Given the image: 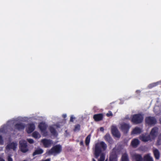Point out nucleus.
Wrapping results in <instances>:
<instances>
[{
	"label": "nucleus",
	"mask_w": 161,
	"mask_h": 161,
	"mask_svg": "<svg viewBox=\"0 0 161 161\" xmlns=\"http://www.w3.org/2000/svg\"><path fill=\"white\" fill-rule=\"evenodd\" d=\"M107 146L103 142H101L95 144L94 154L95 158H97L100 155V157L98 161H104L105 158V155L101 153L102 150L104 151L107 148Z\"/></svg>",
	"instance_id": "obj_1"
},
{
	"label": "nucleus",
	"mask_w": 161,
	"mask_h": 161,
	"mask_svg": "<svg viewBox=\"0 0 161 161\" xmlns=\"http://www.w3.org/2000/svg\"><path fill=\"white\" fill-rule=\"evenodd\" d=\"M144 115L141 113L133 115L131 116V122L135 124H139L141 123L143 121Z\"/></svg>",
	"instance_id": "obj_2"
},
{
	"label": "nucleus",
	"mask_w": 161,
	"mask_h": 161,
	"mask_svg": "<svg viewBox=\"0 0 161 161\" xmlns=\"http://www.w3.org/2000/svg\"><path fill=\"white\" fill-rule=\"evenodd\" d=\"M62 151V146L59 144H58L53 146L47 152V153L49 155L53 154L55 155L60 153Z\"/></svg>",
	"instance_id": "obj_3"
},
{
	"label": "nucleus",
	"mask_w": 161,
	"mask_h": 161,
	"mask_svg": "<svg viewBox=\"0 0 161 161\" xmlns=\"http://www.w3.org/2000/svg\"><path fill=\"white\" fill-rule=\"evenodd\" d=\"M19 143V149L22 152L25 153L29 151V148L26 141L22 140L20 141Z\"/></svg>",
	"instance_id": "obj_4"
},
{
	"label": "nucleus",
	"mask_w": 161,
	"mask_h": 161,
	"mask_svg": "<svg viewBox=\"0 0 161 161\" xmlns=\"http://www.w3.org/2000/svg\"><path fill=\"white\" fill-rule=\"evenodd\" d=\"M145 122L148 125H154L157 123L156 118L154 117L148 116L145 118Z\"/></svg>",
	"instance_id": "obj_5"
},
{
	"label": "nucleus",
	"mask_w": 161,
	"mask_h": 161,
	"mask_svg": "<svg viewBox=\"0 0 161 161\" xmlns=\"http://www.w3.org/2000/svg\"><path fill=\"white\" fill-rule=\"evenodd\" d=\"M130 127V125L125 123H122L120 124V129L124 134H127Z\"/></svg>",
	"instance_id": "obj_6"
},
{
	"label": "nucleus",
	"mask_w": 161,
	"mask_h": 161,
	"mask_svg": "<svg viewBox=\"0 0 161 161\" xmlns=\"http://www.w3.org/2000/svg\"><path fill=\"white\" fill-rule=\"evenodd\" d=\"M41 142L42 143L44 147L45 148H48L50 147L53 142L52 140L44 139L41 140Z\"/></svg>",
	"instance_id": "obj_7"
},
{
	"label": "nucleus",
	"mask_w": 161,
	"mask_h": 161,
	"mask_svg": "<svg viewBox=\"0 0 161 161\" xmlns=\"http://www.w3.org/2000/svg\"><path fill=\"white\" fill-rule=\"evenodd\" d=\"M17 145L16 142H13L8 144L6 147V149L7 150L13 149V151H15Z\"/></svg>",
	"instance_id": "obj_8"
},
{
	"label": "nucleus",
	"mask_w": 161,
	"mask_h": 161,
	"mask_svg": "<svg viewBox=\"0 0 161 161\" xmlns=\"http://www.w3.org/2000/svg\"><path fill=\"white\" fill-rule=\"evenodd\" d=\"M111 133L114 136L120 138V134L116 126L113 125L111 127Z\"/></svg>",
	"instance_id": "obj_9"
},
{
	"label": "nucleus",
	"mask_w": 161,
	"mask_h": 161,
	"mask_svg": "<svg viewBox=\"0 0 161 161\" xmlns=\"http://www.w3.org/2000/svg\"><path fill=\"white\" fill-rule=\"evenodd\" d=\"M158 130V129L157 127H154L152 129L149 135L151 136H152V138H154L156 137Z\"/></svg>",
	"instance_id": "obj_10"
},
{
	"label": "nucleus",
	"mask_w": 161,
	"mask_h": 161,
	"mask_svg": "<svg viewBox=\"0 0 161 161\" xmlns=\"http://www.w3.org/2000/svg\"><path fill=\"white\" fill-rule=\"evenodd\" d=\"M103 118V115L102 113L94 114L93 118L95 121H99L102 120Z\"/></svg>",
	"instance_id": "obj_11"
},
{
	"label": "nucleus",
	"mask_w": 161,
	"mask_h": 161,
	"mask_svg": "<svg viewBox=\"0 0 161 161\" xmlns=\"http://www.w3.org/2000/svg\"><path fill=\"white\" fill-rule=\"evenodd\" d=\"M109 161H117V156L115 152L113 151L110 154Z\"/></svg>",
	"instance_id": "obj_12"
},
{
	"label": "nucleus",
	"mask_w": 161,
	"mask_h": 161,
	"mask_svg": "<svg viewBox=\"0 0 161 161\" xmlns=\"http://www.w3.org/2000/svg\"><path fill=\"white\" fill-rule=\"evenodd\" d=\"M15 128L18 130L20 131L23 130L25 127V125L22 123L16 124L14 126Z\"/></svg>",
	"instance_id": "obj_13"
},
{
	"label": "nucleus",
	"mask_w": 161,
	"mask_h": 161,
	"mask_svg": "<svg viewBox=\"0 0 161 161\" xmlns=\"http://www.w3.org/2000/svg\"><path fill=\"white\" fill-rule=\"evenodd\" d=\"M35 128V126L34 124H29L28 125V127L26 129V131L28 133H31L34 130Z\"/></svg>",
	"instance_id": "obj_14"
},
{
	"label": "nucleus",
	"mask_w": 161,
	"mask_h": 161,
	"mask_svg": "<svg viewBox=\"0 0 161 161\" xmlns=\"http://www.w3.org/2000/svg\"><path fill=\"white\" fill-rule=\"evenodd\" d=\"M47 125L44 122L40 123L38 125V127L42 132L45 131L47 129Z\"/></svg>",
	"instance_id": "obj_15"
},
{
	"label": "nucleus",
	"mask_w": 161,
	"mask_h": 161,
	"mask_svg": "<svg viewBox=\"0 0 161 161\" xmlns=\"http://www.w3.org/2000/svg\"><path fill=\"white\" fill-rule=\"evenodd\" d=\"M105 141L110 144H112L113 142V140L109 133L106 134L104 136Z\"/></svg>",
	"instance_id": "obj_16"
},
{
	"label": "nucleus",
	"mask_w": 161,
	"mask_h": 161,
	"mask_svg": "<svg viewBox=\"0 0 161 161\" xmlns=\"http://www.w3.org/2000/svg\"><path fill=\"white\" fill-rule=\"evenodd\" d=\"M132 158L135 161H142L143 159L141 155L135 154L133 155Z\"/></svg>",
	"instance_id": "obj_17"
},
{
	"label": "nucleus",
	"mask_w": 161,
	"mask_h": 161,
	"mask_svg": "<svg viewBox=\"0 0 161 161\" xmlns=\"http://www.w3.org/2000/svg\"><path fill=\"white\" fill-rule=\"evenodd\" d=\"M44 152L43 150L40 148H38L37 149L35 150L34 152L32 154V156H34L37 155H40L42 154Z\"/></svg>",
	"instance_id": "obj_18"
},
{
	"label": "nucleus",
	"mask_w": 161,
	"mask_h": 161,
	"mask_svg": "<svg viewBox=\"0 0 161 161\" xmlns=\"http://www.w3.org/2000/svg\"><path fill=\"white\" fill-rule=\"evenodd\" d=\"M139 141L137 139H134L131 141V145L133 147H136L139 144Z\"/></svg>",
	"instance_id": "obj_19"
},
{
	"label": "nucleus",
	"mask_w": 161,
	"mask_h": 161,
	"mask_svg": "<svg viewBox=\"0 0 161 161\" xmlns=\"http://www.w3.org/2000/svg\"><path fill=\"white\" fill-rule=\"evenodd\" d=\"M143 160L144 161H153L152 158L151 157L149 154H147L144 156Z\"/></svg>",
	"instance_id": "obj_20"
},
{
	"label": "nucleus",
	"mask_w": 161,
	"mask_h": 161,
	"mask_svg": "<svg viewBox=\"0 0 161 161\" xmlns=\"http://www.w3.org/2000/svg\"><path fill=\"white\" fill-rule=\"evenodd\" d=\"M142 132L141 129L138 127H136L134 129L132 133L134 134H137L141 133Z\"/></svg>",
	"instance_id": "obj_21"
},
{
	"label": "nucleus",
	"mask_w": 161,
	"mask_h": 161,
	"mask_svg": "<svg viewBox=\"0 0 161 161\" xmlns=\"http://www.w3.org/2000/svg\"><path fill=\"white\" fill-rule=\"evenodd\" d=\"M141 139L144 142H147L151 140V136L150 135L147 136H143L141 137Z\"/></svg>",
	"instance_id": "obj_22"
},
{
	"label": "nucleus",
	"mask_w": 161,
	"mask_h": 161,
	"mask_svg": "<svg viewBox=\"0 0 161 161\" xmlns=\"http://www.w3.org/2000/svg\"><path fill=\"white\" fill-rule=\"evenodd\" d=\"M154 157L156 159H158L160 157V153L157 149H155L153 151Z\"/></svg>",
	"instance_id": "obj_23"
},
{
	"label": "nucleus",
	"mask_w": 161,
	"mask_h": 161,
	"mask_svg": "<svg viewBox=\"0 0 161 161\" xmlns=\"http://www.w3.org/2000/svg\"><path fill=\"white\" fill-rule=\"evenodd\" d=\"M91 135L89 134L86 137L85 139V144L86 146H88L90 142Z\"/></svg>",
	"instance_id": "obj_24"
},
{
	"label": "nucleus",
	"mask_w": 161,
	"mask_h": 161,
	"mask_svg": "<svg viewBox=\"0 0 161 161\" xmlns=\"http://www.w3.org/2000/svg\"><path fill=\"white\" fill-rule=\"evenodd\" d=\"M121 161H129L128 156L127 154L125 153L122 155Z\"/></svg>",
	"instance_id": "obj_25"
},
{
	"label": "nucleus",
	"mask_w": 161,
	"mask_h": 161,
	"mask_svg": "<svg viewBox=\"0 0 161 161\" xmlns=\"http://www.w3.org/2000/svg\"><path fill=\"white\" fill-rule=\"evenodd\" d=\"M32 136L33 137L36 139L39 138L41 137L40 135L36 131H35L33 132Z\"/></svg>",
	"instance_id": "obj_26"
},
{
	"label": "nucleus",
	"mask_w": 161,
	"mask_h": 161,
	"mask_svg": "<svg viewBox=\"0 0 161 161\" xmlns=\"http://www.w3.org/2000/svg\"><path fill=\"white\" fill-rule=\"evenodd\" d=\"M50 131L53 135L55 136L57 134V131L53 127H50Z\"/></svg>",
	"instance_id": "obj_27"
},
{
	"label": "nucleus",
	"mask_w": 161,
	"mask_h": 161,
	"mask_svg": "<svg viewBox=\"0 0 161 161\" xmlns=\"http://www.w3.org/2000/svg\"><path fill=\"white\" fill-rule=\"evenodd\" d=\"M80 129V125L79 124H77L75 125L74 130H79Z\"/></svg>",
	"instance_id": "obj_28"
},
{
	"label": "nucleus",
	"mask_w": 161,
	"mask_h": 161,
	"mask_svg": "<svg viewBox=\"0 0 161 161\" xmlns=\"http://www.w3.org/2000/svg\"><path fill=\"white\" fill-rule=\"evenodd\" d=\"M106 115V116L108 117L110 116H112L113 115L112 112L110 111H108V113H107Z\"/></svg>",
	"instance_id": "obj_29"
},
{
	"label": "nucleus",
	"mask_w": 161,
	"mask_h": 161,
	"mask_svg": "<svg viewBox=\"0 0 161 161\" xmlns=\"http://www.w3.org/2000/svg\"><path fill=\"white\" fill-rule=\"evenodd\" d=\"M3 143L4 141L2 136H0V145H3Z\"/></svg>",
	"instance_id": "obj_30"
},
{
	"label": "nucleus",
	"mask_w": 161,
	"mask_h": 161,
	"mask_svg": "<svg viewBox=\"0 0 161 161\" xmlns=\"http://www.w3.org/2000/svg\"><path fill=\"white\" fill-rule=\"evenodd\" d=\"M28 142L30 144H32L34 142V140L31 139H28Z\"/></svg>",
	"instance_id": "obj_31"
},
{
	"label": "nucleus",
	"mask_w": 161,
	"mask_h": 161,
	"mask_svg": "<svg viewBox=\"0 0 161 161\" xmlns=\"http://www.w3.org/2000/svg\"><path fill=\"white\" fill-rule=\"evenodd\" d=\"M157 144L158 145H160L161 144V140L158 139L157 142Z\"/></svg>",
	"instance_id": "obj_32"
},
{
	"label": "nucleus",
	"mask_w": 161,
	"mask_h": 161,
	"mask_svg": "<svg viewBox=\"0 0 161 161\" xmlns=\"http://www.w3.org/2000/svg\"><path fill=\"white\" fill-rule=\"evenodd\" d=\"M8 161H13V159L12 158L9 156H8Z\"/></svg>",
	"instance_id": "obj_33"
},
{
	"label": "nucleus",
	"mask_w": 161,
	"mask_h": 161,
	"mask_svg": "<svg viewBox=\"0 0 161 161\" xmlns=\"http://www.w3.org/2000/svg\"><path fill=\"white\" fill-rule=\"evenodd\" d=\"M75 119L74 118L73 116H71L70 117V121L71 122H73L74 121V119Z\"/></svg>",
	"instance_id": "obj_34"
},
{
	"label": "nucleus",
	"mask_w": 161,
	"mask_h": 161,
	"mask_svg": "<svg viewBox=\"0 0 161 161\" xmlns=\"http://www.w3.org/2000/svg\"><path fill=\"white\" fill-rule=\"evenodd\" d=\"M80 144L81 146H84L83 142L82 140L80 141Z\"/></svg>",
	"instance_id": "obj_35"
},
{
	"label": "nucleus",
	"mask_w": 161,
	"mask_h": 161,
	"mask_svg": "<svg viewBox=\"0 0 161 161\" xmlns=\"http://www.w3.org/2000/svg\"><path fill=\"white\" fill-rule=\"evenodd\" d=\"M136 92V93L139 94L141 92V91L139 90H137Z\"/></svg>",
	"instance_id": "obj_36"
},
{
	"label": "nucleus",
	"mask_w": 161,
	"mask_h": 161,
	"mask_svg": "<svg viewBox=\"0 0 161 161\" xmlns=\"http://www.w3.org/2000/svg\"><path fill=\"white\" fill-rule=\"evenodd\" d=\"M158 139L161 140V133L159 135Z\"/></svg>",
	"instance_id": "obj_37"
},
{
	"label": "nucleus",
	"mask_w": 161,
	"mask_h": 161,
	"mask_svg": "<svg viewBox=\"0 0 161 161\" xmlns=\"http://www.w3.org/2000/svg\"><path fill=\"white\" fill-rule=\"evenodd\" d=\"M100 130L101 131H103L104 130V128L103 127H101L100 128Z\"/></svg>",
	"instance_id": "obj_38"
},
{
	"label": "nucleus",
	"mask_w": 161,
	"mask_h": 161,
	"mask_svg": "<svg viewBox=\"0 0 161 161\" xmlns=\"http://www.w3.org/2000/svg\"><path fill=\"white\" fill-rule=\"evenodd\" d=\"M151 85H152V87H153V86H156L157 85L156 83H154L153 84H151Z\"/></svg>",
	"instance_id": "obj_39"
},
{
	"label": "nucleus",
	"mask_w": 161,
	"mask_h": 161,
	"mask_svg": "<svg viewBox=\"0 0 161 161\" xmlns=\"http://www.w3.org/2000/svg\"><path fill=\"white\" fill-rule=\"evenodd\" d=\"M0 161H5V160L1 157H0Z\"/></svg>",
	"instance_id": "obj_40"
},
{
	"label": "nucleus",
	"mask_w": 161,
	"mask_h": 161,
	"mask_svg": "<svg viewBox=\"0 0 161 161\" xmlns=\"http://www.w3.org/2000/svg\"><path fill=\"white\" fill-rule=\"evenodd\" d=\"M64 118H65L66 117V114H64L62 116Z\"/></svg>",
	"instance_id": "obj_41"
},
{
	"label": "nucleus",
	"mask_w": 161,
	"mask_h": 161,
	"mask_svg": "<svg viewBox=\"0 0 161 161\" xmlns=\"http://www.w3.org/2000/svg\"><path fill=\"white\" fill-rule=\"evenodd\" d=\"M159 123L160 124H161V119H159Z\"/></svg>",
	"instance_id": "obj_42"
},
{
	"label": "nucleus",
	"mask_w": 161,
	"mask_h": 161,
	"mask_svg": "<svg viewBox=\"0 0 161 161\" xmlns=\"http://www.w3.org/2000/svg\"><path fill=\"white\" fill-rule=\"evenodd\" d=\"M92 160H93V161H96L94 159V158H93V159H92Z\"/></svg>",
	"instance_id": "obj_43"
},
{
	"label": "nucleus",
	"mask_w": 161,
	"mask_h": 161,
	"mask_svg": "<svg viewBox=\"0 0 161 161\" xmlns=\"http://www.w3.org/2000/svg\"><path fill=\"white\" fill-rule=\"evenodd\" d=\"M22 161H28L27 160H23Z\"/></svg>",
	"instance_id": "obj_44"
},
{
	"label": "nucleus",
	"mask_w": 161,
	"mask_h": 161,
	"mask_svg": "<svg viewBox=\"0 0 161 161\" xmlns=\"http://www.w3.org/2000/svg\"><path fill=\"white\" fill-rule=\"evenodd\" d=\"M105 161H108V159H107Z\"/></svg>",
	"instance_id": "obj_45"
}]
</instances>
